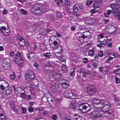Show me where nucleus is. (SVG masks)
<instances>
[{
    "label": "nucleus",
    "instance_id": "1",
    "mask_svg": "<svg viewBox=\"0 0 120 120\" xmlns=\"http://www.w3.org/2000/svg\"><path fill=\"white\" fill-rule=\"evenodd\" d=\"M94 110L90 114V117L91 119L97 120L101 116V115L99 112L102 111L101 107H95Z\"/></svg>",
    "mask_w": 120,
    "mask_h": 120
},
{
    "label": "nucleus",
    "instance_id": "2",
    "mask_svg": "<svg viewBox=\"0 0 120 120\" xmlns=\"http://www.w3.org/2000/svg\"><path fill=\"white\" fill-rule=\"evenodd\" d=\"M59 42V39L58 38H57L53 42L54 45L53 48L56 49L57 52H63V50L62 47L60 46Z\"/></svg>",
    "mask_w": 120,
    "mask_h": 120
},
{
    "label": "nucleus",
    "instance_id": "3",
    "mask_svg": "<svg viewBox=\"0 0 120 120\" xmlns=\"http://www.w3.org/2000/svg\"><path fill=\"white\" fill-rule=\"evenodd\" d=\"M95 86L93 85H89L87 87V91L90 95H94L96 92Z\"/></svg>",
    "mask_w": 120,
    "mask_h": 120
},
{
    "label": "nucleus",
    "instance_id": "4",
    "mask_svg": "<svg viewBox=\"0 0 120 120\" xmlns=\"http://www.w3.org/2000/svg\"><path fill=\"white\" fill-rule=\"evenodd\" d=\"M79 107L80 111L84 113L87 112L91 109L90 107L87 104L86 105L84 104H81L79 105Z\"/></svg>",
    "mask_w": 120,
    "mask_h": 120
},
{
    "label": "nucleus",
    "instance_id": "5",
    "mask_svg": "<svg viewBox=\"0 0 120 120\" xmlns=\"http://www.w3.org/2000/svg\"><path fill=\"white\" fill-rule=\"evenodd\" d=\"M64 96L67 98L71 99H74L77 96L75 94H73L71 91L70 90H65L64 93Z\"/></svg>",
    "mask_w": 120,
    "mask_h": 120
},
{
    "label": "nucleus",
    "instance_id": "6",
    "mask_svg": "<svg viewBox=\"0 0 120 120\" xmlns=\"http://www.w3.org/2000/svg\"><path fill=\"white\" fill-rule=\"evenodd\" d=\"M1 65L3 68L5 70H9L10 68L11 63L9 60H4L1 64Z\"/></svg>",
    "mask_w": 120,
    "mask_h": 120
},
{
    "label": "nucleus",
    "instance_id": "7",
    "mask_svg": "<svg viewBox=\"0 0 120 120\" xmlns=\"http://www.w3.org/2000/svg\"><path fill=\"white\" fill-rule=\"evenodd\" d=\"M51 88L52 91L55 93H57L60 91L59 86L58 84L54 82H52L51 85Z\"/></svg>",
    "mask_w": 120,
    "mask_h": 120
},
{
    "label": "nucleus",
    "instance_id": "8",
    "mask_svg": "<svg viewBox=\"0 0 120 120\" xmlns=\"http://www.w3.org/2000/svg\"><path fill=\"white\" fill-rule=\"evenodd\" d=\"M28 73H25L24 75L26 79H28L29 80H33L34 77L33 72L31 70H29Z\"/></svg>",
    "mask_w": 120,
    "mask_h": 120
},
{
    "label": "nucleus",
    "instance_id": "9",
    "mask_svg": "<svg viewBox=\"0 0 120 120\" xmlns=\"http://www.w3.org/2000/svg\"><path fill=\"white\" fill-rule=\"evenodd\" d=\"M102 105L101 108V107H104V112H106L108 111L110 108V103L108 102H105L104 101L103 103L101 102Z\"/></svg>",
    "mask_w": 120,
    "mask_h": 120
},
{
    "label": "nucleus",
    "instance_id": "10",
    "mask_svg": "<svg viewBox=\"0 0 120 120\" xmlns=\"http://www.w3.org/2000/svg\"><path fill=\"white\" fill-rule=\"evenodd\" d=\"M0 30L3 35L5 36L8 35L10 33L9 29V28L6 29V27L4 26L0 27Z\"/></svg>",
    "mask_w": 120,
    "mask_h": 120
},
{
    "label": "nucleus",
    "instance_id": "11",
    "mask_svg": "<svg viewBox=\"0 0 120 120\" xmlns=\"http://www.w3.org/2000/svg\"><path fill=\"white\" fill-rule=\"evenodd\" d=\"M0 92L3 94H6L8 95L11 94L12 93V88L10 87H8L3 90L2 91H0Z\"/></svg>",
    "mask_w": 120,
    "mask_h": 120
},
{
    "label": "nucleus",
    "instance_id": "12",
    "mask_svg": "<svg viewBox=\"0 0 120 120\" xmlns=\"http://www.w3.org/2000/svg\"><path fill=\"white\" fill-rule=\"evenodd\" d=\"M100 42V44L97 45L98 47L101 48V47H104L102 45H106L108 42V39H104V40L103 39H100V41H99Z\"/></svg>",
    "mask_w": 120,
    "mask_h": 120
},
{
    "label": "nucleus",
    "instance_id": "13",
    "mask_svg": "<svg viewBox=\"0 0 120 120\" xmlns=\"http://www.w3.org/2000/svg\"><path fill=\"white\" fill-rule=\"evenodd\" d=\"M83 19L84 22L90 25H92L94 22V20H93L92 19L89 17L84 18Z\"/></svg>",
    "mask_w": 120,
    "mask_h": 120
},
{
    "label": "nucleus",
    "instance_id": "14",
    "mask_svg": "<svg viewBox=\"0 0 120 120\" xmlns=\"http://www.w3.org/2000/svg\"><path fill=\"white\" fill-rule=\"evenodd\" d=\"M69 83V82L68 80L63 79L62 80L61 85L63 88H66L68 87Z\"/></svg>",
    "mask_w": 120,
    "mask_h": 120
},
{
    "label": "nucleus",
    "instance_id": "15",
    "mask_svg": "<svg viewBox=\"0 0 120 120\" xmlns=\"http://www.w3.org/2000/svg\"><path fill=\"white\" fill-rule=\"evenodd\" d=\"M120 5V0H118V3H114L110 4V6L112 9L115 10H118V9L119 7V5Z\"/></svg>",
    "mask_w": 120,
    "mask_h": 120
},
{
    "label": "nucleus",
    "instance_id": "16",
    "mask_svg": "<svg viewBox=\"0 0 120 120\" xmlns=\"http://www.w3.org/2000/svg\"><path fill=\"white\" fill-rule=\"evenodd\" d=\"M120 5V0H118V3H114L110 4V6L112 9L115 10H118V9L119 7V5Z\"/></svg>",
    "mask_w": 120,
    "mask_h": 120
},
{
    "label": "nucleus",
    "instance_id": "17",
    "mask_svg": "<svg viewBox=\"0 0 120 120\" xmlns=\"http://www.w3.org/2000/svg\"><path fill=\"white\" fill-rule=\"evenodd\" d=\"M15 61L17 64L21 67L23 65V60L22 58L15 59Z\"/></svg>",
    "mask_w": 120,
    "mask_h": 120
},
{
    "label": "nucleus",
    "instance_id": "18",
    "mask_svg": "<svg viewBox=\"0 0 120 120\" xmlns=\"http://www.w3.org/2000/svg\"><path fill=\"white\" fill-rule=\"evenodd\" d=\"M104 100L102 99L101 100H99L97 98H94V99L93 101V103L96 105H102L101 102H103Z\"/></svg>",
    "mask_w": 120,
    "mask_h": 120
},
{
    "label": "nucleus",
    "instance_id": "19",
    "mask_svg": "<svg viewBox=\"0 0 120 120\" xmlns=\"http://www.w3.org/2000/svg\"><path fill=\"white\" fill-rule=\"evenodd\" d=\"M45 96L47 99L48 101H53L51 98V96L49 92L46 93L45 94Z\"/></svg>",
    "mask_w": 120,
    "mask_h": 120
},
{
    "label": "nucleus",
    "instance_id": "20",
    "mask_svg": "<svg viewBox=\"0 0 120 120\" xmlns=\"http://www.w3.org/2000/svg\"><path fill=\"white\" fill-rule=\"evenodd\" d=\"M19 92H21L20 96L22 98H26V95L25 94V91L23 90H20Z\"/></svg>",
    "mask_w": 120,
    "mask_h": 120
},
{
    "label": "nucleus",
    "instance_id": "21",
    "mask_svg": "<svg viewBox=\"0 0 120 120\" xmlns=\"http://www.w3.org/2000/svg\"><path fill=\"white\" fill-rule=\"evenodd\" d=\"M38 5H34V10L36 11H38L37 12H36V13H38L39 14H40L42 13L40 11V8H39Z\"/></svg>",
    "mask_w": 120,
    "mask_h": 120
},
{
    "label": "nucleus",
    "instance_id": "22",
    "mask_svg": "<svg viewBox=\"0 0 120 120\" xmlns=\"http://www.w3.org/2000/svg\"><path fill=\"white\" fill-rule=\"evenodd\" d=\"M18 42L19 45L21 47L24 46L25 45V41L24 39H22L21 40L18 41Z\"/></svg>",
    "mask_w": 120,
    "mask_h": 120
},
{
    "label": "nucleus",
    "instance_id": "23",
    "mask_svg": "<svg viewBox=\"0 0 120 120\" xmlns=\"http://www.w3.org/2000/svg\"><path fill=\"white\" fill-rule=\"evenodd\" d=\"M105 34H100L98 38V40L99 41H100V39H102L104 40V39L105 38H107V37L105 35Z\"/></svg>",
    "mask_w": 120,
    "mask_h": 120
},
{
    "label": "nucleus",
    "instance_id": "24",
    "mask_svg": "<svg viewBox=\"0 0 120 120\" xmlns=\"http://www.w3.org/2000/svg\"><path fill=\"white\" fill-rule=\"evenodd\" d=\"M8 85L7 83H6L4 84L3 85H0V87L1 89V90L0 91H2L3 90H4L5 88L8 87Z\"/></svg>",
    "mask_w": 120,
    "mask_h": 120
},
{
    "label": "nucleus",
    "instance_id": "25",
    "mask_svg": "<svg viewBox=\"0 0 120 120\" xmlns=\"http://www.w3.org/2000/svg\"><path fill=\"white\" fill-rule=\"evenodd\" d=\"M13 88L15 91H19L20 90H23L25 89L24 86H21L19 88H16L14 86H13Z\"/></svg>",
    "mask_w": 120,
    "mask_h": 120
},
{
    "label": "nucleus",
    "instance_id": "26",
    "mask_svg": "<svg viewBox=\"0 0 120 120\" xmlns=\"http://www.w3.org/2000/svg\"><path fill=\"white\" fill-rule=\"evenodd\" d=\"M77 106V103L75 101L72 102L70 104V106L71 108L74 109L76 108Z\"/></svg>",
    "mask_w": 120,
    "mask_h": 120
},
{
    "label": "nucleus",
    "instance_id": "27",
    "mask_svg": "<svg viewBox=\"0 0 120 120\" xmlns=\"http://www.w3.org/2000/svg\"><path fill=\"white\" fill-rule=\"evenodd\" d=\"M64 107H62L59 108L58 109V113L60 115L62 114L64 111Z\"/></svg>",
    "mask_w": 120,
    "mask_h": 120
},
{
    "label": "nucleus",
    "instance_id": "28",
    "mask_svg": "<svg viewBox=\"0 0 120 120\" xmlns=\"http://www.w3.org/2000/svg\"><path fill=\"white\" fill-rule=\"evenodd\" d=\"M61 75L60 74H57L53 76V78L57 81H58L60 79Z\"/></svg>",
    "mask_w": 120,
    "mask_h": 120
},
{
    "label": "nucleus",
    "instance_id": "29",
    "mask_svg": "<svg viewBox=\"0 0 120 120\" xmlns=\"http://www.w3.org/2000/svg\"><path fill=\"white\" fill-rule=\"evenodd\" d=\"M111 11L109 10L106 12L104 13V16L105 17H108L109 15L111 14Z\"/></svg>",
    "mask_w": 120,
    "mask_h": 120
},
{
    "label": "nucleus",
    "instance_id": "30",
    "mask_svg": "<svg viewBox=\"0 0 120 120\" xmlns=\"http://www.w3.org/2000/svg\"><path fill=\"white\" fill-rule=\"evenodd\" d=\"M63 52H57L55 53V55L57 57H60L62 55V53Z\"/></svg>",
    "mask_w": 120,
    "mask_h": 120
},
{
    "label": "nucleus",
    "instance_id": "31",
    "mask_svg": "<svg viewBox=\"0 0 120 120\" xmlns=\"http://www.w3.org/2000/svg\"><path fill=\"white\" fill-rule=\"evenodd\" d=\"M83 34L86 38H91L90 33L89 32L87 31L83 33Z\"/></svg>",
    "mask_w": 120,
    "mask_h": 120
},
{
    "label": "nucleus",
    "instance_id": "32",
    "mask_svg": "<svg viewBox=\"0 0 120 120\" xmlns=\"http://www.w3.org/2000/svg\"><path fill=\"white\" fill-rule=\"evenodd\" d=\"M21 53L19 52H18L15 54V59L22 58L21 55Z\"/></svg>",
    "mask_w": 120,
    "mask_h": 120
},
{
    "label": "nucleus",
    "instance_id": "33",
    "mask_svg": "<svg viewBox=\"0 0 120 120\" xmlns=\"http://www.w3.org/2000/svg\"><path fill=\"white\" fill-rule=\"evenodd\" d=\"M94 53V50L93 49L90 50L88 51V55L92 56Z\"/></svg>",
    "mask_w": 120,
    "mask_h": 120
},
{
    "label": "nucleus",
    "instance_id": "34",
    "mask_svg": "<svg viewBox=\"0 0 120 120\" xmlns=\"http://www.w3.org/2000/svg\"><path fill=\"white\" fill-rule=\"evenodd\" d=\"M40 49L42 51H44L46 50V46L45 44H42L40 46Z\"/></svg>",
    "mask_w": 120,
    "mask_h": 120
},
{
    "label": "nucleus",
    "instance_id": "35",
    "mask_svg": "<svg viewBox=\"0 0 120 120\" xmlns=\"http://www.w3.org/2000/svg\"><path fill=\"white\" fill-rule=\"evenodd\" d=\"M15 73L13 72L12 74H11L10 75V78L12 80H14L15 79Z\"/></svg>",
    "mask_w": 120,
    "mask_h": 120
},
{
    "label": "nucleus",
    "instance_id": "36",
    "mask_svg": "<svg viewBox=\"0 0 120 120\" xmlns=\"http://www.w3.org/2000/svg\"><path fill=\"white\" fill-rule=\"evenodd\" d=\"M120 12V11L119 12L118 10H115V11H113V14L115 16H116L117 15L119 16Z\"/></svg>",
    "mask_w": 120,
    "mask_h": 120
},
{
    "label": "nucleus",
    "instance_id": "37",
    "mask_svg": "<svg viewBox=\"0 0 120 120\" xmlns=\"http://www.w3.org/2000/svg\"><path fill=\"white\" fill-rule=\"evenodd\" d=\"M78 11V8L74 4L73 6V11L74 13H75Z\"/></svg>",
    "mask_w": 120,
    "mask_h": 120
},
{
    "label": "nucleus",
    "instance_id": "38",
    "mask_svg": "<svg viewBox=\"0 0 120 120\" xmlns=\"http://www.w3.org/2000/svg\"><path fill=\"white\" fill-rule=\"evenodd\" d=\"M11 109H12L13 111L16 113H18V111L17 109H16V108L14 105L11 106Z\"/></svg>",
    "mask_w": 120,
    "mask_h": 120
},
{
    "label": "nucleus",
    "instance_id": "39",
    "mask_svg": "<svg viewBox=\"0 0 120 120\" xmlns=\"http://www.w3.org/2000/svg\"><path fill=\"white\" fill-rule=\"evenodd\" d=\"M0 116H1V120H6V117L3 114L0 113Z\"/></svg>",
    "mask_w": 120,
    "mask_h": 120
},
{
    "label": "nucleus",
    "instance_id": "40",
    "mask_svg": "<svg viewBox=\"0 0 120 120\" xmlns=\"http://www.w3.org/2000/svg\"><path fill=\"white\" fill-rule=\"evenodd\" d=\"M56 16L58 18H60L62 17V15L61 13L59 11L56 12Z\"/></svg>",
    "mask_w": 120,
    "mask_h": 120
},
{
    "label": "nucleus",
    "instance_id": "41",
    "mask_svg": "<svg viewBox=\"0 0 120 120\" xmlns=\"http://www.w3.org/2000/svg\"><path fill=\"white\" fill-rule=\"evenodd\" d=\"M50 53L49 52H47L45 54H43V56H45V57L49 58H50Z\"/></svg>",
    "mask_w": 120,
    "mask_h": 120
},
{
    "label": "nucleus",
    "instance_id": "42",
    "mask_svg": "<svg viewBox=\"0 0 120 120\" xmlns=\"http://www.w3.org/2000/svg\"><path fill=\"white\" fill-rule=\"evenodd\" d=\"M63 0H55V2L57 4L59 5L63 3Z\"/></svg>",
    "mask_w": 120,
    "mask_h": 120
},
{
    "label": "nucleus",
    "instance_id": "43",
    "mask_svg": "<svg viewBox=\"0 0 120 120\" xmlns=\"http://www.w3.org/2000/svg\"><path fill=\"white\" fill-rule=\"evenodd\" d=\"M40 33L42 35H44L46 34V31L45 30L42 29L40 32Z\"/></svg>",
    "mask_w": 120,
    "mask_h": 120
},
{
    "label": "nucleus",
    "instance_id": "44",
    "mask_svg": "<svg viewBox=\"0 0 120 120\" xmlns=\"http://www.w3.org/2000/svg\"><path fill=\"white\" fill-rule=\"evenodd\" d=\"M116 82L117 84H118L120 82V80L119 78L116 76L115 77Z\"/></svg>",
    "mask_w": 120,
    "mask_h": 120
},
{
    "label": "nucleus",
    "instance_id": "45",
    "mask_svg": "<svg viewBox=\"0 0 120 120\" xmlns=\"http://www.w3.org/2000/svg\"><path fill=\"white\" fill-rule=\"evenodd\" d=\"M92 6L94 8H98L99 5L98 3H96L93 4Z\"/></svg>",
    "mask_w": 120,
    "mask_h": 120
},
{
    "label": "nucleus",
    "instance_id": "46",
    "mask_svg": "<svg viewBox=\"0 0 120 120\" xmlns=\"http://www.w3.org/2000/svg\"><path fill=\"white\" fill-rule=\"evenodd\" d=\"M21 13L24 15H26L27 14V11L23 9H21Z\"/></svg>",
    "mask_w": 120,
    "mask_h": 120
},
{
    "label": "nucleus",
    "instance_id": "47",
    "mask_svg": "<svg viewBox=\"0 0 120 120\" xmlns=\"http://www.w3.org/2000/svg\"><path fill=\"white\" fill-rule=\"evenodd\" d=\"M113 56L115 58L120 57V55L118 54L117 52L114 53L113 54Z\"/></svg>",
    "mask_w": 120,
    "mask_h": 120
},
{
    "label": "nucleus",
    "instance_id": "48",
    "mask_svg": "<svg viewBox=\"0 0 120 120\" xmlns=\"http://www.w3.org/2000/svg\"><path fill=\"white\" fill-rule=\"evenodd\" d=\"M65 0V4L67 6H68L70 5V2L68 0Z\"/></svg>",
    "mask_w": 120,
    "mask_h": 120
},
{
    "label": "nucleus",
    "instance_id": "49",
    "mask_svg": "<svg viewBox=\"0 0 120 120\" xmlns=\"http://www.w3.org/2000/svg\"><path fill=\"white\" fill-rule=\"evenodd\" d=\"M98 55L100 57H102L103 56V54L102 51H100L98 52Z\"/></svg>",
    "mask_w": 120,
    "mask_h": 120
},
{
    "label": "nucleus",
    "instance_id": "50",
    "mask_svg": "<svg viewBox=\"0 0 120 120\" xmlns=\"http://www.w3.org/2000/svg\"><path fill=\"white\" fill-rule=\"evenodd\" d=\"M22 109V113L23 114H25L26 112V108L21 107Z\"/></svg>",
    "mask_w": 120,
    "mask_h": 120
},
{
    "label": "nucleus",
    "instance_id": "51",
    "mask_svg": "<svg viewBox=\"0 0 120 120\" xmlns=\"http://www.w3.org/2000/svg\"><path fill=\"white\" fill-rule=\"evenodd\" d=\"M93 1L91 0H88L87 1L86 3V4L87 5L89 6L90 5V4H92Z\"/></svg>",
    "mask_w": 120,
    "mask_h": 120
},
{
    "label": "nucleus",
    "instance_id": "52",
    "mask_svg": "<svg viewBox=\"0 0 120 120\" xmlns=\"http://www.w3.org/2000/svg\"><path fill=\"white\" fill-rule=\"evenodd\" d=\"M62 69L63 71H66L67 70V68L65 65L63 64L62 65Z\"/></svg>",
    "mask_w": 120,
    "mask_h": 120
},
{
    "label": "nucleus",
    "instance_id": "53",
    "mask_svg": "<svg viewBox=\"0 0 120 120\" xmlns=\"http://www.w3.org/2000/svg\"><path fill=\"white\" fill-rule=\"evenodd\" d=\"M113 57H109L108 59L107 60L106 62L107 63H110L109 61H110L112 60L113 59Z\"/></svg>",
    "mask_w": 120,
    "mask_h": 120
},
{
    "label": "nucleus",
    "instance_id": "54",
    "mask_svg": "<svg viewBox=\"0 0 120 120\" xmlns=\"http://www.w3.org/2000/svg\"><path fill=\"white\" fill-rule=\"evenodd\" d=\"M51 118L54 120H56L57 118V116L56 115H53L51 116Z\"/></svg>",
    "mask_w": 120,
    "mask_h": 120
},
{
    "label": "nucleus",
    "instance_id": "55",
    "mask_svg": "<svg viewBox=\"0 0 120 120\" xmlns=\"http://www.w3.org/2000/svg\"><path fill=\"white\" fill-rule=\"evenodd\" d=\"M17 39L19 40L18 41L21 40L22 39H23L22 37L20 36L19 35H17Z\"/></svg>",
    "mask_w": 120,
    "mask_h": 120
},
{
    "label": "nucleus",
    "instance_id": "56",
    "mask_svg": "<svg viewBox=\"0 0 120 120\" xmlns=\"http://www.w3.org/2000/svg\"><path fill=\"white\" fill-rule=\"evenodd\" d=\"M79 71L81 73L84 72L85 71V70L83 68H80L79 69Z\"/></svg>",
    "mask_w": 120,
    "mask_h": 120
},
{
    "label": "nucleus",
    "instance_id": "57",
    "mask_svg": "<svg viewBox=\"0 0 120 120\" xmlns=\"http://www.w3.org/2000/svg\"><path fill=\"white\" fill-rule=\"evenodd\" d=\"M97 11L96 9H93L90 11V12L91 13H94L97 12Z\"/></svg>",
    "mask_w": 120,
    "mask_h": 120
},
{
    "label": "nucleus",
    "instance_id": "58",
    "mask_svg": "<svg viewBox=\"0 0 120 120\" xmlns=\"http://www.w3.org/2000/svg\"><path fill=\"white\" fill-rule=\"evenodd\" d=\"M34 67L36 68H38L39 66V64L36 62H35V63L34 64Z\"/></svg>",
    "mask_w": 120,
    "mask_h": 120
},
{
    "label": "nucleus",
    "instance_id": "59",
    "mask_svg": "<svg viewBox=\"0 0 120 120\" xmlns=\"http://www.w3.org/2000/svg\"><path fill=\"white\" fill-rule=\"evenodd\" d=\"M114 72L115 74H117V73H119L120 74V68L118 69H117L114 71Z\"/></svg>",
    "mask_w": 120,
    "mask_h": 120
},
{
    "label": "nucleus",
    "instance_id": "60",
    "mask_svg": "<svg viewBox=\"0 0 120 120\" xmlns=\"http://www.w3.org/2000/svg\"><path fill=\"white\" fill-rule=\"evenodd\" d=\"M29 111L30 112H31L34 111V109L33 108L31 107H30L28 109Z\"/></svg>",
    "mask_w": 120,
    "mask_h": 120
},
{
    "label": "nucleus",
    "instance_id": "61",
    "mask_svg": "<svg viewBox=\"0 0 120 120\" xmlns=\"http://www.w3.org/2000/svg\"><path fill=\"white\" fill-rule=\"evenodd\" d=\"M33 49L34 51L36 50L37 49V45L36 44H34V46L33 47Z\"/></svg>",
    "mask_w": 120,
    "mask_h": 120
},
{
    "label": "nucleus",
    "instance_id": "62",
    "mask_svg": "<svg viewBox=\"0 0 120 120\" xmlns=\"http://www.w3.org/2000/svg\"><path fill=\"white\" fill-rule=\"evenodd\" d=\"M88 61V60L87 58H84L83 59V62L86 63Z\"/></svg>",
    "mask_w": 120,
    "mask_h": 120
},
{
    "label": "nucleus",
    "instance_id": "63",
    "mask_svg": "<svg viewBox=\"0 0 120 120\" xmlns=\"http://www.w3.org/2000/svg\"><path fill=\"white\" fill-rule=\"evenodd\" d=\"M103 21L104 23L106 24L109 22V20L107 19H103Z\"/></svg>",
    "mask_w": 120,
    "mask_h": 120
},
{
    "label": "nucleus",
    "instance_id": "64",
    "mask_svg": "<svg viewBox=\"0 0 120 120\" xmlns=\"http://www.w3.org/2000/svg\"><path fill=\"white\" fill-rule=\"evenodd\" d=\"M75 120H82V118L80 116H79L78 117H77L75 118Z\"/></svg>",
    "mask_w": 120,
    "mask_h": 120
}]
</instances>
